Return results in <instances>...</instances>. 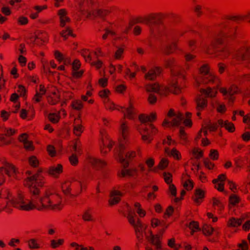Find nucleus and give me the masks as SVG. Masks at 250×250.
Returning a JSON list of instances; mask_svg holds the SVG:
<instances>
[{
  "instance_id": "obj_10",
  "label": "nucleus",
  "mask_w": 250,
  "mask_h": 250,
  "mask_svg": "<svg viewBox=\"0 0 250 250\" xmlns=\"http://www.w3.org/2000/svg\"><path fill=\"white\" fill-rule=\"evenodd\" d=\"M164 66L166 68H169L171 69V79L181 75L180 72V67L178 65L176 60L174 58H169L164 61Z\"/></svg>"
},
{
  "instance_id": "obj_37",
  "label": "nucleus",
  "mask_w": 250,
  "mask_h": 250,
  "mask_svg": "<svg viewBox=\"0 0 250 250\" xmlns=\"http://www.w3.org/2000/svg\"><path fill=\"white\" fill-rule=\"evenodd\" d=\"M145 88L147 92H155L158 93L160 90V85L158 83L148 84L145 86Z\"/></svg>"
},
{
  "instance_id": "obj_51",
  "label": "nucleus",
  "mask_w": 250,
  "mask_h": 250,
  "mask_svg": "<svg viewBox=\"0 0 250 250\" xmlns=\"http://www.w3.org/2000/svg\"><path fill=\"white\" fill-rule=\"evenodd\" d=\"M88 0H80L79 2V7L80 12L82 14H84V12L88 10L85 6V4L88 3Z\"/></svg>"
},
{
  "instance_id": "obj_3",
  "label": "nucleus",
  "mask_w": 250,
  "mask_h": 250,
  "mask_svg": "<svg viewBox=\"0 0 250 250\" xmlns=\"http://www.w3.org/2000/svg\"><path fill=\"white\" fill-rule=\"evenodd\" d=\"M36 185L34 184H31L30 186H26L29 189V191L30 193L31 194V200L29 201V203H26L24 199V196L23 195V193L21 191H18V198L19 200H20V201L18 202H13L14 205L18 208L19 209L23 210H30V209H24L25 208H26V206H28L30 205L32 202V200L34 198V199L38 200V199H39L40 197H38V195L40 194V189L36 187Z\"/></svg>"
},
{
  "instance_id": "obj_5",
  "label": "nucleus",
  "mask_w": 250,
  "mask_h": 250,
  "mask_svg": "<svg viewBox=\"0 0 250 250\" xmlns=\"http://www.w3.org/2000/svg\"><path fill=\"white\" fill-rule=\"evenodd\" d=\"M177 83V78L174 77L171 80L169 83V87L160 86V90H159L158 93L162 96H167L169 92H171L174 94H179L181 93V90L178 86Z\"/></svg>"
},
{
  "instance_id": "obj_32",
  "label": "nucleus",
  "mask_w": 250,
  "mask_h": 250,
  "mask_svg": "<svg viewBox=\"0 0 250 250\" xmlns=\"http://www.w3.org/2000/svg\"><path fill=\"white\" fill-rule=\"evenodd\" d=\"M136 174V170L134 169H124L118 173L120 177H125L126 176H132Z\"/></svg>"
},
{
  "instance_id": "obj_8",
  "label": "nucleus",
  "mask_w": 250,
  "mask_h": 250,
  "mask_svg": "<svg viewBox=\"0 0 250 250\" xmlns=\"http://www.w3.org/2000/svg\"><path fill=\"white\" fill-rule=\"evenodd\" d=\"M234 59L238 62L250 60V44H246L240 47L235 52Z\"/></svg>"
},
{
  "instance_id": "obj_48",
  "label": "nucleus",
  "mask_w": 250,
  "mask_h": 250,
  "mask_svg": "<svg viewBox=\"0 0 250 250\" xmlns=\"http://www.w3.org/2000/svg\"><path fill=\"white\" fill-rule=\"evenodd\" d=\"M236 81L240 83H243L245 81L250 82V74L239 75L236 78Z\"/></svg>"
},
{
  "instance_id": "obj_28",
  "label": "nucleus",
  "mask_w": 250,
  "mask_h": 250,
  "mask_svg": "<svg viewBox=\"0 0 250 250\" xmlns=\"http://www.w3.org/2000/svg\"><path fill=\"white\" fill-rule=\"evenodd\" d=\"M205 197V192L201 189H196L195 190L194 195L192 198L194 201L196 203L200 204L202 202V199Z\"/></svg>"
},
{
  "instance_id": "obj_56",
  "label": "nucleus",
  "mask_w": 250,
  "mask_h": 250,
  "mask_svg": "<svg viewBox=\"0 0 250 250\" xmlns=\"http://www.w3.org/2000/svg\"><path fill=\"white\" fill-rule=\"evenodd\" d=\"M194 184L193 181L189 179H187L184 183L183 184V187L187 190H191L193 188Z\"/></svg>"
},
{
  "instance_id": "obj_52",
  "label": "nucleus",
  "mask_w": 250,
  "mask_h": 250,
  "mask_svg": "<svg viewBox=\"0 0 250 250\" xmlns=\"http://www.w3.org/2000/svg\"><path fill=\"white\" fill-rule=\"evenodd\" d=\"M48 120L52 123L55 124L59 122L60 116L56 113H50L48 116Z\"/></svg>"
},
{
  "instance_id": "obj_61",
  "label": "nucleus",
  "mask_w": 250,
  "mask_h": 250,
  "mask_svg": "<svg viewBox=\"0 0 250 250\" xmlns=\"http://www.w3.org/2000/svg\"><path fill=\"white\" fill-rule=\"evenodd\" d=\"M134 215H135L134 213L129 211L128 215L127 216V218L129 223L132 226H134V225L136 224V222L134 218Z\"/></svg>"
},
{
  "instance_id": "obj_55",
  "label": "nucleus",
  "mask_w": 250,
  "mask_h": 250,
  "mask_svg": "<svg viewBox=\"0 0 250 250\" xmlns=\"http://www.w3.org/2000/svg\"><path fill=\"white\" fill-rule=\"evenodd\" d=\"M192 153L195 158L199 159L203 156V151L199 148H194L192 150Z\"/></svg>"
},
{
  "instance_id": "obj_33",
  "label": "nucleus",
  "mask_w": 250,
  "mask_h": 250,
  "mask_svg": "<svg viewBox=\"0 0 250 250\" xmlns=\"http://www.w3.org/2000/svg\"><path fill=\"white\" fill-rule=\"evenodd\" d=\"M135 113V109L133 106L132 103L130 101L129 105L128 107L126 108V113L124 114V119L126 117L128 119L132 120L134 118Z\"/></svg>"
},
{
  "instance_id": "obj_20",
  "label": "nucleus",
  "mask_w": 250,
  "mask_h": 250,
  "mask_svg": "<svg viewBox=\"0 0 250 250\" xmlns=\"http://www.w3.org/2000/svg\"><path fill=\"white\" fill-rule=\"evenodd\" d=\"M87 160L89 163L97 168H101L107 165V163L104 160L92 156H88Z\"/></svg>"
},
{
  "instance_id": "obj_22",
  "label": "nucleus",
  "mask_w": 250,
  "mask_h": 250,
  "mask_svg": "<svg viewBox=\"0 0 250 250\" xmlns=\"http://www.w3.org/2000/svg\"><path fill=\"white\" fill-rule=\"evenodd\" d=\"M199 91L202 94L205 95V98L206 99L207 98H214L217 94V87L215 88L214 87L212 88L208 87L206 89L201 88Z\"/></svg>"
},
{
  "instance_id": "obj_42",
  "label": "nucleus",
  "mask_w": 250,
  "mask_h": 250,
  "mask_svg": "<svg viewBox=\"0 0 250 250\" xmlns=\"http://www.w3.org/2000/svg\"><path fill=\"white\" fill-rule=\"evenodd\" d=\"M210 69V66L208 64L206 63L203 64L199 68V75L198 77H201V76L211 73Z\"/></svg>"
},
{
  "instance_id": "obj_34",
  "label": "nucleus",
  "mask_w": 250,
  "mask_h": 250,
  "mask_svg": "<svg viewBox=\"0 0 250 250\" xmlns=\"http://www.w3.org/2000/svg\"><path fill=\"white\" fill-rule=\"evenodd\" d=\"M176 47L177 45L175 42H172L170 44H168L163 48V53L165 55H169L174 52L176 50Z\"/></svg>"
},
{
  "instance_id": "obj_53",
  "label": "nucleus",
  "mask_w": 250,
  "mask_h": 250,
  "mask_svg": "<svg viewBox=\"0 0 250 250\" xmlns=\"http://www.w3.org/2000/svg\"><path fill=\"white\" fill-rule=\"evenodd\" d=\"M124 48L121 47H118L116 51L114 57L116 60H120L123 58V54L124 52Z\"/></svg>"
},
{
  "instance_id": "obj_26",
  "label": "nucleus",
  "mask_w": 250,
  "mask_h": 250,
  "mask_svg": "<svg viewBox=\"0 0 250 250\" xmlns=\"http://www.w3.org/2000/svg\"><path fill=\"white\" fill-rule=\"evenodd\" d=\"M47 102L51 105L57 104L60 100V95L58 90L51 92L50 95L47 97Z\"/></svg>"
},
{
  "instance_id": "obj_6",
  "label": "nucleus",
  "mask_w": 250,
  "mask_h": 250,
  "mask_svg": "<svg viewBox=\"0 0 250 250\" xmlns=\"http://www.w3.org/2000/svg\"><path fill=\"white\" fill-rule=\"evenodd\" d=\"M125 149V146L122 144H120L118 147L116 148L115 153L118 154L120 162L124 163V167H126L128 166V162L126 161L125 159H131L136 156V154L134 151H128L126 153L125 157L124 158L123 152Z\"/></svg>"
},
{
  "instance_id": "obj_24",
  "label": "nucleus",
  "mask_w": 250,
  "mask_h": 250,
  "mask_svg": "<svg viewBox=\"0 0 250 250\" xmlns=\"http://www.w3.org/2000/svg\"><path fill=\"white\" fill-rule=\"evenodd\" d=\"M120 132L124 140L127 138L129 133V128L127 122L125 119L121 121Z\"/></svg>"
},
{
  "instance_id": "obj_64",
  "label": "nucleus",
  "mask_w": 250,
  "mask_h": 250,
  "mask_svg": "<svg viewBox=\"0 0 250 250\" xmlns=\"http://www.w3.org/2000/svg\"><path fill=\"white\" fill-rule=\"evenodd\" d=\"M81 146V145L80 142L78 140H77L74 142L73 148L76 152L81 154L82 152Z\"/></svg>"
},
{
  "instance_id": "obj_44",
  "label": "nucleus",
  "mask_w": 250,
  "mask_h": 250,
  "mask_svg": "<svg viewBox=\"0 0 250 250\" xmlns=\"http://www.w3.org/2000/svg\"><path fill=\"white\" fill-rule=\"evenodd\" d=\"M64 242V241L63 239H59L57 240L53 239L50 241V246L51 248L55 249L62 246Z\"/></svg>"
},
{
  "instance_id": "obj_49",
  "label": "nucleus",
  "mask_w": 250,
  "mask_h": 250,
  "mask_svg": "<svg viewBox=\"0 0 250 250\" xmlns=\"http://www.w3.org/2000/svg\"><path fill=\"white\" fill-rule=\"evenodd\" d=\"M240 197L236 194H231L229 197V203L233 206H235L240 202Z\"/></svg>"
},
{
  "instance_id": "obj_38",
  "label": "nucleus",
  "mask_w": 250,
  "mask_h": 250,
  "mask_svg": "<svg viewBox=\"0 0 250 250\" xmlns=\"http://www.w3.org/2000/svg\"><path fill=\"white\" fill-rule=\"evenodd\" d=\"M28 246L30 249H39L41 248L40 244L38 243V240L35 238L29 239L28 242Z\"/></svg>"
},
{
  "instance_id": "obj_14",
  "label": "nucleus",
  "mask_w": 250,
  "mask_h": 250,
  "mask_svg": "<svg viewBox=\"0 0 250 250\" xmlns=\"http://www.w3.org/2000/svg\"><path fill=\"white\" fill-rule=\"evenodd\" d=\"M223 42V39L216 37V39L211 42L209 45L205 47L204 52L207 54H215L216 56L218 47L222 44Z\"/></svg>"
},
{
  "instance_id": "obj_11",
  "label": "nucleus",
  "mask_w": 250,
  "mask_h": 250,
  "mask_svg": "<svg viewBox=\"0 0 250 250\" xmlns=\"http://www.w3.org/2000/svg\"><path fill=\"white\" fill-rule=\"evenodd\" d=\"M45 183L44 178L41 173L38 172L32 176L27 177L24 182L25 186H30L31 184L42 187Z\"/></svg>"
},
{
  "instance_id": "obj_39",
  "label": "nucleus",
  "mask_w": 250,
  "mask_h": 250,
  "mask_svg": "<svg viewBox=\"0 0 250 250\" xmlns=\"http://www.w3.org/2000/svg\"><path fill=\"white\" fill-rule=\"evenodd\" d=\"M60 35L63 38L64 40L67 39L69 35L73 37H75L76 35L72 33V30L70 27H66L65 29L62 30L60 33Z\"/></svg>"
},
{
  "instance_id": "obj_27",
  "label": "nucleus",
  "mask_w": 250,
  "mask_h": 250,
  "mask_svg": "<svg viewBox=\"0 0 250 250\" xmlns=\"http://www.w3.org/2000/svg\"><path fill=\"white\" fill-rule=\"evenodd\" d=\"M218 124L221 127H225L230 132H233L235 131L234 124L231 122H229L228 120L224 121L222 119H219L218 120Z\"/></svg>"
},
{
  "instance_id": "obj_36",
  "label": "nucleus",
  "mask_w": 250,
  "mask_h": 250,
  "mask_svg": "<svg viewBox=\"0 0 250 250\" xmlns=\"http://www.w3.org/2000/svg\"><path fill=\"white\" fill-rule=\"evenodd\" d=\"M242 221L243 219H236L231 217L228 222V226L229 227H237L241 225Z\"/></svg>"
},
{
  "instance_id": "obj_9",
  "label": "nucleus",
  "mask_w": 250,
  "mask_h": 250,
  "mask_svg": "<svg viewBox=\"0 0 250 250\" xmlns=\"http://www.w3.org/2000/svg\"><path fill=\"white\" fill-rule=\"evenodd\" d=\"M237 27L229 24H225L224 28L219 32L217 37L222 39L229 38L234 39L236 37Z\"/></svg>"
},
{
  "instance_id": "obj_21",
  "label": "nucleus",
  "mask_w": 250,
  "mask_h": 250,
  "mask_svg": "<svg viewBox=\"0 0 250 250\" xmlns=\"http://www.w3.org/2000/svg\"><path fill=\"white\" fill-rule=\"evenodd\" d=\"M161 71L162 69L160 67H155L149 70L148 72L146 74L145 78L146 80L153 81L161 73Z\"/></svg>"
},
{
  "instance_id": "obj_13",
  "label": "nucleus",
  "mask_w": 250,
  "mask_h": 250,
  "mask_svg": "<svg viewBox=\"0 0 250 250\" xmlns=\"http://www.w3.org/2000/svg\"><path fill=\"white\" fill-rule=\"evenodd\" d=\"M149 235L145 233L146 239L147 241L153 246L156 250H161L162 248V243L160 235L156 234L154 235L152 233V231L149 230L148 231Z\"/></svg>"
},
{
  "instance_id": "obj_19",
  "label": "nucleus",
  "mask_w": 250,
  "mask_h": 250,
  "mask_svg": "<svg viewBox=\"0 0 250 250\" xmlns=\"http://www.w3.org/2000/svg\"><path fill=\"white\" fill-rule=\"evenodd\" d=\"M62 172L63 167L61 164L50 167L48 169V174L56 178H58Z\"/></svg>"
},
{
  "instance_id": "obj_57",
  "label": "nucleus",
  "mask_w": 250,
  "mask_h": 250,
  "mask_svg": "<svg viewBox=\"0 0 250 250\" xmlns=\"http://www.w3.org/2000/svg\"><path fill=\"white\" fill-rule=\"evenodd\" d=\"M151 226L153 228H155L159 225L165 226V223L164 221H160L157 218H152L151 220Z\"/></svg>"
},
{
  "instance_id": "obj_29",
  "label": "nucleus",
  "mask_w": 250,
  "mask_h": 250,
  "mask_svg": "<svg viewBox=\"0 0 250 250\" xmlns=\"http://www.w3.org/2000/svg\"><path fill=\"white\" fill-rule=\"evenodd\" d=\"M230 52L229 49L228 47L224 46L222 48H220L219 46L217 50L216 56L219 57L223 59H226L230 55Z\"/></svg>"
},
{
  "instance_id": "obj_18",
  "label": "nucleus",
  "mask_w": 250,
  "mask_h": 250,
  "mask_svg": "<svg viewBox=\"0 0 250 250\" xmlns=\"http://www.w3.org/2000/svg\"><path fill=\"white\" fill-rule=\"evenodd\" d=\"M58 15L59 17L60 26L61 27H64L67 23L70 22V19L67 16V12L65 9L59 10L58 11Z\"/></svg>"
},
{
  "instance_id": "obj_59",
  "label": "nucleus",
  "mask_w": 250,
  "mask_h": 250,
  "mask_svg": "<svg viewBox=\"0 0 250 250\" xmlns=\"http://www.w3.org/2000/svg\"><path fill=\"white\" fill-rule=\"evenodd\" d=\"M83 131V126L81 125L78 124L74 125L73 132L77 136H80Z\"/></svg>"
},
{
  "instance_id": "obj_47",
  "label": "nucleus",
  "mask_w": 250,
  "mask_h": 250,
  "mask_svg": "<svg viewBox=\"0 0 250 250\" xmlns=\"http://www.w3.org/2000/svg\"><path fill=\"white\" fill-rule=\"evenodd\" d=\"M179 137L182 141V144H186L188 142L187 134L183 127H180L179 131Z\"/></svg>"
},
{
  "instance_id": "obj_25",
  "label": "nucleus",
  "mask_w": 250,
  "mask_h": 250,
  "mask_svg": "<svg viewBox=\"0 0 250 250\" xmlns=\"http://www.w3.org/2000/svg\"><path fill=\"white\" fill-rule=\"evenodd\" d=\"M111 198L109 200V204L110 206H113L118 204L121 200L120 196L121 195V193L119 190H113L110 193Z\"/></svg>"
},
{
  "instance_id": "obj_40",
  "label": "nucleus",
  "mask_w": 250,
  "mask_h": 250,
  "mask_svg": "<svg viewBox=\"0 0 250 250\" xmlns=\"http://www.w3.org/2000/svg\"><path fill=\"white\" fill-rule=\"evenodd\" d=\"M133 227L134 228L135 232H137L138 231H144L147 228V226L143 224L139 218H137L136 224L134 225V226Z\"/></svg>"
},
{
  "instance_id": "obj_7",
  "label": "nucleus",
  "mask_w": 250,
  "mask_h": 250,
  "mask_svg": "<svg viewBox=\"0 0 250 250\" xmlns=\"http://www.w3.org/2000/svg\"><path fill=\"white\" fill-rule=\"evenodd\" d=\"M101 134V152L103 154H106L110 151L113 147L114 143L110 140L106 132L103 130L100 131Z\"/></svg>"
},
{
  "instance_id": "obj_12",
  "label": "nucleus",
  "mask_w": 250,
  "mask_h": 250,
  "mask_svg": "<svg viewBox=\"0 0 250 250\" xmlns=\"http://www.w3.org/2000/svg\"><path fill=\"white\" fill-rule=\"evenodd\" d=\"M196 82L199 84H216L217 86L219 83V79L212 72L206 75L198 77Z\"/></svg>"
},
{
  "instance_id": "obj_63",
  "label": "nucleus",
  "mask_w": 250,
  "mask_h": 250,
  "mask_svg": "<svg viewBox=\"0 0 250 250\" xmlns=\"http://www.w3.org/2000/svg\"><path fill=\"white\" fill-rule=\"evenodd\" d=\"M209 156L213 160H217L219 158V152L216 149H211Z\"/></svg>"
},
{
  "instance_id": "obj_1",
  "label": "nucleus",
  "mask_w": 250,
  "mask_h": 250,
  "mask_svg": "<svg viewBox=\"0 0 250 250\" xmlns=\"http://www.w3.org/2000/svg\"><path fill=\"white\" fill-rule=\"evenodd\" d=\"M62 207L61 196L57 193L46 190L43 196L38 199V201L34 198L30 205L26 206L24 209L60 210Z\"/></svg>"
},
{
  "instance_id": "obj_17",
  "label": "nucleus",
  "mask_w": 250,
  "mask_h": 250,
  "mask_svg": "<svg viewBox=\"0 0 250 250\" xmlns=\"http://www.w3.org/2000/svg\"><path fill=\"white\" fill-rule=\"evenodd\" d=\"M4 172L9 177H13L14 179H18V174L19 173L18 168L14 165L10 163L6 164L4 167Z\"/></svg>"
},
{
  "instance_id": "obj_50",
  "label": "nucleus",
  "mask_w": 250,
  "mask_h": 250,
  "mask_svg": "<svg viewBox=\"0 0 250 250\" xmlns=\"http://www.w3.org/2000/svg\"><path fill=\"white\" fill-rule=\"evenodd\" d=\"M169 155L176 160H180L182 158L180 152L175 148L171 149Z\"/></svg>"
},
{
  "instance_id": "obj_41",
  "label": "nucleus",
  "mask_w": 250,
  "mask_h": 250,
  "mask_svg": "<svg viewBox=\"0 0 250 250\" xmlns=\"http://www.w3.org/2000/svg\"><path fill=\"white\" fill-rule=\"evenodd\" d=\"M104 103L106 108L111 111L115 109L119 110L120 108H121L118 105L116 106L113 102L109 101V99H105Z\"/></svg>"
},
{
  "instance_id": "obj_31",
  "label": "nucleus",
  "mask_w": 250,
  "mask_h": 250,
  "mask_svg": "<svg viewBox=\"0 0 250 250\" xmlns=\"http://www.w3.org/2000/svg\"><path fill=\"white\" fill-rule=\"evenodd\" d=\"M82 219L86 222H94L95 221L91 208H87L83 212L82 215Z\"/></svg>"
},
{
  "instance_id": "obj_23",
  "label": "nucleus",
  "mask_w": 250,
  "mask_h": 250,
  "mask_svg": "<svg viewBox=\"0 0 250 250\" xmlns=\"http://www.w3.org/2000/svg\"><path fill=\"white\" fill-rule=\"evenodd\" d=\"M147 127V133H146V134L147 137L148 136L149 137V139L143 141L147 144H149L153 140V136L157 133L158 129L154 126L153 124L151 123L148 124Z\"/></svg>"
},
{
  "instance_id": "obj_35",
  "label": "nucleus",
  "mask_w": 250,
  "mask_h": 250,
  "mask_svg": "<svg viewBox=\"0 0 250 250\" xmlns=\"http://www.w3.org/2000/svg\"><path fill=\"white\" fill-rule=\"evenodd\" d=\"M46 90L44 85L41 84L40 85V92H37L33 98V100L36 103L40 102L42 97V96L45 94Z\"/></svg>"
},
{
  "instance_id": "obj_16",
  "label": "nucleus",
  "mask_w": 250,
  "mask_h": 250,
  "mask_svg": "<svg viewBox=\"0 0 250 250\" xmlns=\"http://www.w3.org/2000/svg\"><path fill=\"white\" fill-rule=\"evenodd\" d=\"M165 16L161 13H151L146 18V21L150 24H157L161 22Z\"/></svg>"
},
{
  "instance_id": "obj_4",
  "label": "nucleus",
  "mask_w": 250,
  "mask_h": 250,
  "mask_svg": "<svg viewBox=\"0 0 250 250\" xmlns=\"http://www.w3.org/2000/svg\"><path fill=\"white\" fill-rule=\"evenodd\" d=\"M157 115L155 112H152L149 115L142 114L139 116V120L141 123L137 126V130L142 135V140L149 139V137H147L146 133H147L148 124L147 122L152 123L156 120Z\"/></svg>"
},
{
  "instance_id": "obj_30",
  "label": "nucleus",
  "mask_w": 250,
  "mask_h": 250,
  "mask_svg": "<svg viewBox=\"0 0 250 250\" xmlns=\"http://www.w3.org/2000/svg\"><path fill=\"white\" fill-rule=\"evenodd\" d=\"M173 117V119L170 122V125L171 126H178L184 119L183 114L180 112H177L175 116Z\"/></svg>"
},
{
  "instance_id": "obj_54",
  "label": "nucleus",
  "mask_w": 250,
  "mask_h": 250,
  "mask_svg": "<svg viewBox=\"0 0 250 250\" xmlns=\"http://www.w3.org/2000/svg\"><path fill=\"white\" fill-rule=\"evenodd\" d=\"M168 160L167 158H163L160 161L159 165H158V167L159 169L161 170H163L165 169L168 165Z\"/></svg>"
},
{
  "instance_id": "obj_15",
  "label": "nucleus",
  "mask_w": 250,
  "mask_h": 250,
  "mask_svg": "<svg viewBox=\"0 0 250 250\" xmlns=\"http://www.w3.org/2000/svg\"><path fill=\"white\" fill-rule=\"evenodd\" d=\"M196 109L197 111V116L201 118V112L207 108L208 105V102L206 98L202 95H199L197 96L195 100Z\"/></svg>"
},
{
  "instance_id": "obj_58",
  "label": "nucleus",
  "mask_w": 250,
  "mask_h": 250,
  "mask_svg": "<svg viewBox=\"0 0 250 250\" xmlns=\"http://www.w3.org/2000/svg\"><path fill=\"white\" fill-rule=\"evenodd\" d=\"M212 200L214 207H217L218 209L220 211L224 209V205L220 200L214 197L213 198Z\"/></svg>"
},
{
  "instance_id": "obj_62",
  "label": "nucleus",
  "mask_w": 250,
  "mask_h": 250,
  "mask_svg": "<svg viewBox=\"0 0 250 250\" xmlns=\"http://www.w3.org/2000/svg\"><path fill=\"white\" fill-rule=\"evenodd\" d=\"M164 178L165 182L168 185L171 184L172 181V174L169 172H164L163 173Z\"/></svg>"
},
{
  "instance_id": "obj_60",
  "label": "nucleus",
  "mask_w": 250,
  "mask_h": 250,
  "mask_svg": "<svg viewBox=\"0 0 250 250\" xmlns=\"http://www.w3.org/2000/svg\"><path fill=\"white\" fill-rule=\"evenodd\" d=\"M29 163L32 167H36L39 166V162L37 159V157L32 156L29 158Z\"/></svg>"
},
{
  "instance_id": "obj_2",
  "label": "nucleus",
  "mask_w": 250,
  "mask_h": 250,
  "mask_svg": "<svg viewBox=\"0 0 250 250\" xmlns=\"http://www.w3.org/2000/svg\"><path fill=\"white\" fill-rule=\"evenodd\" d=\"M62 190L63 193L69 198L77 197L82 192V183L76 180L65 181L62 184Z\"/></svg>"
},
{
  "instance_id": "obj_46",
  "label": "nucleus",
  "mask_w": 250,
  "mask_h": 250,
  "mask_svg": "<svg viewBox=\"0 0 250 250\" xmlns=\"http://www.w3.org/2000/svg\"><path fill=\"white\" fill-rule=\"evenodd\" d=\"M213 230V228L208 224H204L202 227L203 233L206 236L211 235Z\"/></svg>"
},
{
  "instance_id": "obj_45",
  "label": "nucleus",
  "mask_w": 250,
  "mask_h": 250,
  "mask_svg": "<svg viewBox=\"0 0 250 250\" xmlns=\"http://www.w3.org/2000/svg\"><path fill=\"white\" fill-rule=\"evenodd\" d=\"M189 228L191 229V234L193 235L194 232L200 230L199 223L197 222L192 221L190 222L188 225Z\"/></svg>"
},
{
  "instance_id": "obj_43",
  "label": "nucleus",
  "mask_w": 250,
  "mask_h": 250,
  "mask_svg": "<svg viewBox=\"0 0 250 250\" xmlns=\"http://www.w3.org/2000/svg\"><path fill=\"white\" fill-rule=\"evenodd\" d=\"M71 106L73 109L79 111L83 108V105L81 100H76L72 102Z\"/></svg>"
}]
</instances>
